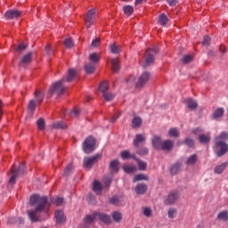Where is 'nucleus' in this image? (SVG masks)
Listing matches in <instances>:
<instances>
[{"label":"nucleus","mask_w":228,"mask_h":228,"mask_svg":"<svg viewBox=\"0 0 228 228\" xmlns=\"http://www.w3.org/2000/svg\"><path fill=\"white\" fill-rule=\"evenodd\" d=\"M30 205L37 206L35 210L28 212V217L32 222H40V220H42V218H40L41 211H43L45 218H47V211H49V208L51 206V203L47 200V197H40V195L35 194L30 197Z\"/></svg>","instance_id":"obj_1"},{"label":"nucleus","mask_w":228,"mask_h":228,"mask_svg":"<svg viewBox=\"0 0 228 228\" xmlns=\"http://www.w3.org/2000/svg\"><path fill=\"white\" fill-rule=\"evenodd\" d=\"M76 77H77V71L75 69H69L66 77H63L61 80L52 85L49 89V93L51 95L54 94L57 95L65 94V91L67 90V86H65V83H70V81H74Z\"/></svg>","instance_id":"obj_2"},{"label":"nucleus","mask_w":228,"mask_h":228,"mask_svg":"<svg viewBox=\"0 0 228 228\" xmlns=\"http://www.w3.org/2000/svg\"><path fill=\"white\" fill-rule=\"evenodd\" d=\"M228 140V133L222 132L217 137H216V151L217 156H224L228 151V145L225 142Z\"/></svg>","instance_id":"obj_3"},{"label":"nucleus","mask_w":228,"mask_h":228,"mask_svg":"<svg viewBox=\"0 0 228 228\" xmlns=\"http://www.w3.org/2000/svg\"><path fill=\"white\" fill-rule=\"evenodd\" d=\"M99 53H91L89 60L91 62L86 64L85 69L87 74H94L95 72V63L99 61Z\"/></svg>","instance_id":"obj_4"},{"label":"nucleus","mask_w":228,"mask_h":228,"mask_svg":"<svg viewBox=\"0 0 228 228\" xmlns=\"http://www.w3.org/2000/svg\"><path fill=\"white\" fill-rule=\"evenodd\" d=\"M95 138L89 136L87 137L83 143V151L86 154H90L95 151Z\"/></svg>","instance_id":"obj_5"},{"label":"nucleus","mask_w":228,"mask_h":228,"mask_svg":"<svg viewBox=\"0 0 228 228\" xmlns=\"http://www.w3.org/2000/svg\"><path fill=\"white\" fill-rule=\"evenodd\" d=\"M158 53V48L154 47L146 51V59L144 61L143 67H151L154 63V54Z\"/></svg>","instance_id":"obj_6"},{"label":"nucleus","mask_w":228,"mask_h":228,"mask_svg":"<svg viewBox=\"0 0 228 228\" xmlns=\"http://www.w3.org/2000/svg\"><path fill=\"white\" fill-rule=\"evenodd\" d=\"M96 19H97V11L95 9L89 10L86 13V26L87 29H90V28H92Z\"/></svg>","instance_id":"obj_7"},{"label":"nucleus","mask_w":228,"mask_h":228,"mask_svg":"<svg viewBox=\"0 0 228 228\" xmlns=\"http://www.w3.org/2000/svg\"><path fill=\"white\" fill-rule=\"evenodd\" d=\"M101 158H102L101 154H96L93 157L84 158V167L86 168H92V165H95V163H98Z\"/></svg>","instance_id":"obj_8"},{"label":"nucleus","mask_w":228,"mask_h":228,"mask_svg":"<svg viewBox=\"0 0 228 228\" xmlns=\"http://www.w3.org/2000/svg\"><path fill=\"white\" fill-rule=\"evenodd\" d=\"M149 79H151V74L149 72H143L140 76L138 82L135 84L136 88H142L145 86Z\"/></svg>","instance_id":"obj_9"},{"label":"nucleus","mask_w":228,"mask_h":228,"mask_svg":"<svg viewBox=\"0 0 228 228\" xmlns=\"http://www.w3.org/2000/svg\"><path fill=\"white\" fill-rule=\"evenodd\" d=\"M177 199H179V192L177 191H171L167 198L165 200V204L170 205L175 204L177 201Z\"/></svg>","instance_id":"obj_10"},{"label":"nucleus","mask_w":228,"mask_h":228,"mask_svg":"<svg viewBox=\"0 0 228 228\" xmlns=\"http://www.w3.org/2000/svg\"><path fill=\"white\" fill-rule=\"evenodd\" d=\"M21 13L20 11L10 10L7 11L4 15L6 19H18V17H20Z\"/></svg>","instance_id":"obj_11"},{"label":"nucleus","mask_w":228,"mask_h":228,"mask_svg":"<svg viewBox=\"0 0 228 228\" xmlns=\"http://www.w3.org/2000/svg\"><path fill=\"white\" fill-rule=\"evenodd\" d=\"M54 216H55L57 224H63V222H65V220H66L65 214L63 213V210L55 211Z\"/></svg>","instance_id":"obj_12"},{"label":"nucleus","mask_w":228,"mask_h":228,"mask_svg":"<svg viewBox=\"0 0 228 228\" xmlns=\"http://www.w3.org/2000/svg\"><path fill=\"white\" fill-rule=\"evenodd\" d=\"M97 218H98V212H94L91 215L86 216V217L84 218V222L85 224H94V222H95Z\"/></svg>","instance_id":"obj_13"},{"label":"nucleus","mask_w":228,"mask_h":228,"mask_svg":"<svg viewBox=\"0 0 228 228\" xmlns=\"http://www.w3.org/2000/svg\"><path fill=\"white\" fill-rule=\"evenodd\" d=\"M98 218L102 222L103 224H106L107 225H110L111 224V216L103 214V213H99L98 212Z\"/></svg>","instance_id":"obj_14"},{"label":"nucleus","mask_w":228,"mask_h":228,"mask_svg":"<svg viewBox=\"0 0 228 228\" xmlns=\"http://www.w3.org/2000/svg\"><path fill=\"white\" fill-rule=\"evenodd\" d=\"M93 190L96 195H101L102 193V184L101 182L95 180L93 183Z\"/></svg>","instance_id":"obj_15"},{"label":"nucleus","mask_w":228,"mask_h":228,"mask_svg":"<svg viewBox=\"0 0 228 228\" xmlns=\"http://www.w3.org/2000/svg\"><path fill=\"white\" fill-rule=\"evenodd\" d=\"M19 172H20V169H15L14 167H12V176L9 180L10 184H15V179L19 177Z\"/></svg>","instance_id":"obj_16"},{"label":"nucleus","mask_w":228,"mask_h":228,"mask_svg":"<svg viewBox=\"0 0 228 228\" xmlns=\"http://www.w3.org/2000/svg\"><path fill=\"white\" fill-rule=\"evenodd\" d=\"M145 140H146L145 135H143L142 134H136L135 138L134 140V147H138L140 145V143H143V142H145Z\"/></svg>","instance_id":"obj_17"},{"label":"nucleus","mask_w":228,"mask_h":228,"mask_svg":"<svg viewBox=\"0 0 228 228\" xmlns=\"http://www.w3.org/2000/svg\"><path fill=\"white\" fill-rule=\"evenodd\" d=\"M172 147H174V142L172 140H167L162 142L160 149L162 151H171Z\"/></svg>","instance_id":"obj_18"},{"label":"nucleus","mask_w":228,"mask_h":228,"mask_svg":"<svg viewBox=\"0 0 228 228\" xmlns=\"http://www.w3.org/2000/svg\"><path fill=\"white\" fill-rule=\"evenodd\" d=\"M184 102L189 110H195V108L198 106V103L195 102V100L191 98L185 99Z\"/></svg>","instance_id":"obj_19"},{"label":"nucleus","mask_w":228,"mask_h":228,"mask_svg":"<svg viewBox=\"0 0 228 228\" xmlns=\"http://www.w3.org/2000/svg\"><path fill=\"white\" fill-rule=\"evenodd\" d=\"M151 142H152V145H153L154 149H156L157 151H159V149L161 148V145L163 143V142H161V137L154 136Z\"/></svg>","instance_id":"obj_20"},{"label":"nucleus","mask_w":228,"mask_h":228,"mask_svg":"<svg viewBox=\"0 0 228 228\" xmlns=\"http://www.w3.org/2000/svg\"><path fill=\"white\" fill-rule=\"evenodd\" d=\"M147 191V185L140 183L135 187V192L137 195H143Z\"/></svg>","instance_id":"obj_21"},{"label":"nucleus","mask_w":228,"mask_h":228,"mask_svg":"<svg viewBox=\"0 0 228 228\" xmlns=\"http://www.w3.org/2000/svg\"><path fill=\"white\" fill-rule=\"evenodd\" d=\"M111 67L113 72H118L120 70V64L118 58L111 60Z\"/></svg>","instance_id":"obj_22"},{"label":"nucleus","mask_w":228,"mask_h":228,"mask_svg":"<svg viewBox=\"0 0 228 228\" xmlns=\"http://www.w3.org/2000/svg\"><path fill=\"white\" fill-rule=\"evenodd\" d=\"M224 108H218L213 113V118H215L216 120L218 118H222V117H224Z\"/></svg>","instance_id":"obj_23"},{"label":"nucleus","mask_w":228,"mask_h":228,"mask_svg":"<svg viewBox=\"0 0 228 228\" xmlns=\"http://www.w3.org/2000/svg\"><path fill=\"white\" fill-rule=\"evenodd\" d=\"M123 170L126 174H133L134 172H136L137 168L136 166L126 165L124 166Z\"/></svg>","instance_id":"obj_24"},{"label":"nucleus","mask_w":228,"mask_h":228,"mask_svg":"<svg viewBox=\"0 0 228 228\" xmlns=\"http://www.w3.org/2000/svg\"><path fill=\"white\" fill-rule=\"evenodd\" d=\"M123 11L126 17H131L133 12H134V8H133V5H126L123 7Z\"/></svg>","instance_id":"obj_25"},{"label":"nucleus","mask_w":228,"mask_h":228,"mask_svg":"<svg viewBox=\"0 0 228 228\" xmlns=\"http://www.w3.org/2000/svg\"><path fill=\"white\" fill-rule=\"evenodd\" d=\"M227 163H223L219 166H216L214 169L215 174H222V172H224L227 167Z\"/></svg>","instance_id":"obj_26"},{"label":"nucleus","mask_w":228,"mask_h":228,"mask_svg":"<svg viewBox=\"0 0 228 228\" xmlns=\"http://www.w3.org/2000/svg\"><path fill=\"white\" fill-rule=\"evenodd\" d=\"M179 130L175 127H172L169 129L168 131V135L171 137V138H179Z\"/></svg>","instance_id":"obj_27"},{"label":"nucleus","mask_w":228,"mask_h":228,"mask_svg":"<svg viewBox=\"0 0 228 228\" xmlns=\"http://www.w3.org/2000/svg\"><path fill=\"white\" fill-rule=\"evenodd\" d=\"M120 165V162L118 161V160H113V161H111L110 162V170L112 171V172H115V173H117V172H118V166Z\"/></svg>","instance_id":"obj_28"},{"label":"nucleus","mask_w":228,"mask_h":228,"mask_svg":"<svg viewBox=\"0 0 228 228\" xmlns=\"http://www.w3.org/2000/svg\"><path fill=\"white\" fill-rule=\"evenodd\" d=\"M45 95V94L44 92H42L41 90H37L35 92V97H36L37 102H42V101H44Z\"/></svg>","instance_id":"obj_29"},{"label":"nucleus","mask_w":228,"mask_h":228,"mask_svg":"<svg viewBox=\"0 0 228 228\" xmlns=\"http://www.w3.org/2000/svg\"><path fill=\"white\" fill-rule=\"evenodd\" d=\"M138 181H149V176H147L145 174L136 175L134 178V183Z\"/></svg>","instance_id":"obj_30"},{"label":"nucleus","mask_w":228,"mask_h":228,"mask_svg":"<svg viewBox=\"0 0 228 228\" xmlns=\"http://www.w3.org/2000/svg\"><path fill=\"white\" fill-rule=\"evenodd\" d=\"M199 140L200 143H209L211 136H209V134H200Z\"/></svg>","instance_id":"obj_31"},{"label":"nucleus","mask_w":228,"mask_h":228,"mask_svg":"<svg viewBox=\"0 0 228 228\" xmlns=\"http://www.w3.org/2000/svg\"><path fill=\"white\" fill-rule=\"evenodd\" d=\"M108 88H110V84H108V82L106 81L102 82L99 86L100 92H102L103 94H106V92H108Z\"/></svg>","instance_id":"obj_32"},{"label":"nucleus","mask_w":228,"mask_h":228,"mask_svg":"<svg viewBox=\"0 0 228 228\" xmlns=\"http://www.w3.org/2000/svg\"><path fill=\"white\" fill-rule=\"evenodd\" d=\"M159 24H160V26H166V24H168V18H167V15L165 14L159 15Z\"/></svg>","instance_id":"obj_33"},{"label":"nucleus","mask_w":228,"mask_h":228,"mask_svg":"<svg viewBox=\"0 0 228 228\" xmlns=\"http://www.w3.org/2000/svg\"><path fill=\"white\" fill-rule=\"evenodd\" d=\"M51 202L54 206H61L63 204V198H60V197L52 198Z\"/></svg>","instance_id":"obj_34"},{"label":"nucleus","mask_w":228,"mask_h":228,"mask_svg":"<svg viewBox=\"0 0 228 228\" xmlns=\"http://www.w3.org/2000/svg\"><path fill=\"white\" fill-rule=\"evenodd\" d=\"M28 63H31V53H28L20 61V65H28Z\"/></svg>","instance_id":"obj_35"},{"label":"nucleus","mask_w":228,"mask_h":228,"mask_svg":"<svg viewBox=\"0 0 228 228\" xmlns=\"http://www.w3.org/2000/svg\"><path fill=\"white\" fill-rule=\"evenodd\" d=\"M53 129H67V124L65 122H56L53 124Z\"/></svg>","instance_id":"obj_36"},{"label":"nucleus","mask_w":228,"mask_h":228,"mask_svg":"<svg viewBox=\"0 0 228 228\" xmlns=\"http://www.w3.org/2000/svg\"><path fill=\"white\" fill-rule=\"evenodd\" d=\"M142 126V118L139 117L134 118L132 120V127H140Z\"/></svg>","instance_id":"obj_37"},{"label":"nucleus","mask_w":228,"mask_h":228,"mask_svg":"<svg viewBox=\"0 0 228 228\" xmlns=\"http://www.w3.org/2000/svg\"><path fill=\"white\" fill-rule=\"evenodd\" d=\"M217 218L219 220H223L224 222H227L228 220V212L227 211H222L218 214Z\"/></svg>","instance_id":"obj_38"},{"label":"nucleus","mask_w":228,"mask_h":228,"mask_svg":"<svg viewBox=\"0 0 228 228\" xmlns=\"http://www.w3.org/2000/svg\"><path fill=\"white\" fill-rule=\"evenodd\" d=\"M110 49L113 54H118V53H120V46H118L115 44L110 45Z\"/></svg>","instance_id":"obj_39"},{"label":"nucleus","mask_w":228,"mask_h":228,"mask_svg":"<svg viewBox=\"0 0 228 228\" xmlns=\"http://www.w3.org/2000/svg\"><path fill=\"white\" fill-rule=\"evenodd\" d=\"M179 170H181V164L176 163L172 166L170 172H171V174L175 175L179 172Z\"/></svg>","instance_id":"obj_40"},{"label":"nucleus","mask_w":228,"mask_h":228,"mask_svg":"<svg viewBox=\"0 0 228 228\" xmlns=\"http://www.w3.org/2000/svg\"><path fill=\"white\" fill-rule=\"evenodd\" d=\"M112 218H113L114 222H117V223L120 222V220H122V213L113 212Z\"/></svg>","instance_id":"obj_41"},{"label":"nucleus","mask_w":228,"mask_h":228,"mask_svg":"<svg viewBox=\"0 0 228 228\" xmlns=\"http://www.w3.org/2000/svg\"><path fill=\"white\" fill-rule=\"evenodd\" d=\"M64 45L67 47V49H71V47H74V42L72 41V38H66L64 40Z\"/></svg>","instance_id":"obj_42"},{"label":"nucleus","mask_w":228,"mask_h":228,"mask_svg":"<svg viewBox=\"0 0 228 228\" xmlns=\"http://www.w3.org/2000/svg\"><path fill=\"white\" fill-rule=\"evenodd\" d=\"M186 163L187 165H195V163H197V155L193 154L189 157Z\"/></svg>","instance_id":"obj_43"},{"label":"nucleus","mask_w":228,"mask_h":228,"mask_svg":"<svg viewBox=\"0 0 228 228\" xmlns=\"http://www.w3.org/2000/svg\"><path fill=\"white\" fill-rule=\"evenodd\" d=\"M121 158L122 159H129V158H134V155L131 156L129 151H123L121 152Z\"/></svg>","instance_id":"obj_44"},{"label":"nucleus","mask_w":228,"mask_h":228,"mask_svg":"<svg viewBox=\"0 0 228 228\" xmlns=\"http://www.w3.org/2000/svg\"><path fill=\"white\" fill-rule=\"evenodd\" d=\"M103 99L105 101H112V99H115V94L108 92L103 93Z\"/></svg>","instance_id":"obj_45"},{"label":"nucleus","mask_w":228,"mask_h":228,"mask_svg":"<svg viewBox=\"0 0 228 228\" xmlns=\"http://www.w3.org/2000/svg\"><path fill=\"white\" fill-rule=\"evenodd\" d=\"M137 154H139V156H147V154H149V149L142 147L137 151Z\"/></svg>","instance_id":"obj_46"},{"label":"nucleus","mask_w":228,"mask_h":228,"mask_svg":"<svg viewBox=\"0 0 228 228\" xmlns=\"http://www.w3.org/2000/svg\"><path fill=\"white\" fill-rule=\"evenodd\" d=\"M36 108H37V102H35V100H31L28 103L29 111H35Z\"/></svg>","instance_id":"obj_47"},{"label":"nucleus","mask_w":228,"mask_h":228,"mask_svg":"<svg viewBox=\"0 0 228 228\" xmlns=\"http://www.w3.org/2000/svg\"><path fill=\"white\" fill-rule=\"evenodd\" d=\"M138 167H139V169L143 171V170H146L147 169V163L142 161V160H138Z\"/></svg>","instance_id":"obj_48"},{"label":"nucleus","mask_w":228,"mask_h":228,"mask_svg":"<svg viewBox=\"0 0 228 228\" xmlns=\"http://www.w3.org/2000/svg\"><path fill=\"white\" fill-rule=\"evenodd\" d=\"M134 81H136V77H134V75L130 76V77L126 79L127 85H130V86L134 85Z\"/></svg>","instance_id":"obj_49"},{"label":"nucleus","mask_w":228,"mask_h":228,"mask_svg":"<svg viewBox=\"0 0 228 228\" xmlns=\"http://www.w3.org/2000/svg\"><path fill=\"white\" fill-rule=\"evenodd\" d=\"M37 126H38V128L39 129H45V121H44V119H42V118H39L38 120H37Z\"/></svg>","instance_id":"obj_50"},{"label":"nucleus","mask_w":228,"mask_h":228,"mask_svg":"<svg viewBox=\"0 0 228 228\" xmlns=\"http://www.w3.org/2000/svg\"><path fill=\"white\" fill-rule=\"evenodd\" d=\"M191 60H193V57H191V55H185L183 57L182 61L183 63H190Z\"/></svg>","instance_id":"obj_51"},{"label":"nucleus","mask_w":228,"mask_h":228,"mask_svg":"<svg viewBox=\"0 0 228 228\" xmlns=\"http://www.w3.org/2000/svg\"><path fill=\"white\" fill-rule=\"evenodd\" d=\"M101 45V39L95 38L92 41V47H99Z\"/></svg>","instance_id":"obj_52"},{"label":"nucleus","mask_w":228,"mask_h":228,"mask_svg":"<svg viewBox=\"0 0 228 228\" xmlns=\"http://www.w3.org/2000/svg\"><path fill=\"white\" fill-rule=\"evenodd\" d=\"M72 170V164H69L66 168L64 169V175H69Z\"/></svg>","instance_id":"obj_53"},{"label":"nucleus","mask_w":228,"mask_h":228,"mask_svg":"<svg viewBox=\"0 0 228 228\" xmlns=\"http://www.w3.org/2000/svg\"><path fill=\"white\" fill-rule=\"evenodd\" d=\"M175 213H177V210L175 208H170L168 210V218H174Z\"/></svg>","instance_id":"obj_54"},{"label":"nucleus","mask_w":228,"mask_h":228,"mask_svg":"<svg viewBox=\"0 0 228 228\" xmlns=\"http://www.w3.org/2000/svg\"><path fill=\"white\" fill-rule=\"evenodd\" d=\"M143 215L145 216H151V215H152V210L151 209V208H143Z\"/></svg>","instance_id":"obj_55"},{"label":"nucleus","mask_w":228,"mask_h":228,"mask_svg":"<svg viewBox=\"0 0 228 228\" xmlns=\"http://www.w3.org/2000/svg\"><path fill=\"white\" fill-rule=\"evenodd\" d=\"M185 145L188 147H193L195 145V142H193V139L187 138L185 139Z\"/></svg>","instance_id":"obj_56"},{"label":"nucleus","mask_w":228,"mask_h":228,"mask_svg":"<svg viewBox=\"0 0 228 228\" xmlns=\"http://www.w3.org/2000/svg\"><path fill=\"white\" fill-rule=\"evenodd\" d=\"M210 41H211V38H209V37L206 36L203 39L202 45H209Z\"/></svg>","instance_id":"obj_57"},{"label":"nucleus","mask_w":228,"mask_h":228,"mask_svg":"<svg viewBox=\"0 0 228 228\" xmlns=\"http://www.w3.org/2000/svg\"><path fill=\"white\" fill-rule=\"evenodd\" d=\"M26 47H27L26 44L21 43L20 45H18L17 51H22V50L26 49Z\"/></svg>","instance_id":"obj_58"},{"label":"nucleus","mask_w":228,"mask_h":228,"mask_svg":"<svg viewBox=\"0 0 228 228\" xmlns=\"http://www.w3.org/2000/svg\"><path fill=\"white\" fill-rule=\"evenodd\" d=\"M110 204H118V198H117V197H112L111 199H110Z\"/></svg>","instance_id":"obj_59"},{"label":"nucleus","mask_w":228,"mask_h":228,"mask_svg":"<svg viewBox=\"0 0 228 228\" xmlns=\"http://www.w3.org/2000/svg\"><path fill=\"white\" fill-rule=\"evenodd\" d=\"M80 112L81 110H79V108L73 109V114L75 117H77V115H79Z\"/></svg>","instance_id":"obj_60"},{"label":"nucleus","mask_w":228,"mask_h":228,"mask_svg":"<svg viewBox=\"0 0 228 228\" xmlns=\"http://www.w3.org/2000/svg\"><path fill=\"white\" fill-rule=\"evenodd\" d=\"M45 49L47 54H53V52H51V45H47Z\"/></svg>","instance_id":"obj_61"},{"label":"nucleus","mask_w":228,"mask_h":228,"mask_svg":"<svg viewBox=\"0 0 228 228\" xmlns=\"http://www.w3.org/2000/svg\"><path fill=\"white\" fill-rule=\"evenodd\" d=\"M167 3L170 6H175L177 4V1L175 0H167Z\"/></svg>","instance_id":"obj_62"},{"label":"nucleus","mask_w":228,"mask_h":228,"mask_svg":"<svg viewBox=\"0 0 228 228\" xmlns=\"http://www.w3.org/2000/svg\"><path fill=\"white\" fill-rule=\"evenodd\" d=\"M118 117H120V114H116L115 116H113V117L110 118V122H116V121H117V118H118Z\"/></svg>","instance_id":"obj_63"},{"label":"nucleus","mask_w":228,"mask_h":228,"mask_svg":"<svg viewBox=\"0 0 228 228\" xmlns=\"http://www.w3.org/2000/svg\"><path fill=\"white\" fill-rule=\"evenodd\" d=\"M104 183H105V186H110V184H111V178H107L105 181H104Z\"/></svg>","instance_id":"obj_64"}]
</instances>
